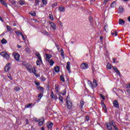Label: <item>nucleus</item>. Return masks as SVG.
<instances>
[{"label":"nucleus","mask_w":130,"mask_h":130,"mask_svg":"<svg viewBox=\"0 0 130 130\" xmlns=\"http://www.w3.org/2000/svg\"><path fill=\"white\" fill-rule=\"evenodd\" d=\"M0 54L2 56H3L4 58H6V59H10V55H9L7 52H2Z\"/></svg>","instance_id":"nucleus-1"},{"label":"nucleus","mask_w":130,"mask_h":130,"mask_svg":"<svg viewBox=\"0 0 130 130\" xmlns=\"http://www.w3.org/2000/svg\"><path fill=\"white\" fill-rule=\"evenodd\" d=\"M68 99H69V96H68L66 99L67 107L68 109H72V108L73 107V103H72V102L68 101Z\"/></svg>","instance_id":"nucleus-2"},{"label":"nucleus","mask_w":130,"mask_h":130,"mask_svg":"<svg viewBox=\"0 0 130 130\" xmlns=\"http://www.w3.org/2000/svg\"><path fill=\"white\" fill-rule=\"evenodd\" d=\"M35 55H36V56L37 57V58H38V59L40 60L41 63H43L42 58H41V55H40V53H39V52H36L35 53Z\"/></svg>","instance_id":"nucleus-3"},{"label":"nucleus","mask_w":130,"mask_h":130,"mask_svg":"<svg viewBox=\"0 0 130 130\" xmlns=\"http://www.w3.org/2000/svg\"><path fill=\"white\" fill-rule=\"evenodd\" d=\"M113 106L115 107V108H119V104H118V102L116 100H115L113 102Z\"/></svg>","instance_id":"nucleus-4"},{"label":"nucleus","mask_w":130,"mask_h":130,"mask_svg":"<svg viewBox=\"0 0 130 130\" xmlns=\"http://www.w3.org/2000/svg\"><path fill=\"white\" fill-rule=\"evenodd\" d=\"M52 126H53V123L51 122H48L47 123V127L48 129H51L52 128Z\"/></svg>","instance_id":"nucleus-5"},{"label":"nucleus","mask_w":130,"mask_h":130,"mask_svg":"<svg viewBox=\"0 0 130 130\" xmlns=\"http://www.w3.org/2000/svg\"><path fill=\"white\" fill-rule=\"evenodd\" d=\"M50 97L52 99H54L55 100H57L58 99V98H57V96L55 95L54 93H53V91H51V94H50Z\"/></svg>","instance_id":"nucleus-6"},{"label":"nucleus","mask_w":130,"mask_h":130,"mask_svg":"<svg viewBox=\"0 0 130 130\" xmlns=\"http://www.w3.org/2000/svg\"><path fill=\"white\" fill-rule=\"evenodd\" d=\"M10 64H11V63H8L5 66V72H9L10 71V69H11V67H10Z\"/></svg>","instance_id":"nucleus-7"},{"label":"nucleus","mask_w":130,"mask_h":130,"mask_svg":"<svg viewBox=\"0 0 130 130\" xmlns=\"http://www.w3.org/2000/svg\"><path fill=\"white\" fill-rule=\"evenodd\" d=\"M81 68L82 70H86L88 68V64L86 63H83L81 64Z\"/></svg>","instance_id":"nucleus-8"},{"label":"nucleus","mask_w":130,"mask_h":130,"mask_svg":"<svg viewBox=\"0 0 130 130\" xmlns=\"http://www.w3.org/2000/svg\"><path fill=\"white\" fill-rule=\"evenodd\" d=\"M70 64H71V62L68 61L66 67L67 70H68V73H69V74L71 73V67L70 66Z\"/></svg>","instance_id":"nucleus-9"},{"label":"nucleus","mask_w":130,"mask_h":130,"mask_svg":"<svg viewBox=\"0 0 130 130\" xmlns=\"http://www.w3.org/2000/svg\"><path fill=\"white\" fill-rule=\"evenodd\" d=\"M118 13L119 14H122L123 13V7L122 6H120L118 10Z\"/></svg>","instance_id":"nucleus-10"},{"label":"nucleus","mask_w":130,"mask_h":130,"mask_svg":"<svg viewBox=\"0 0 130 130\" xmlns=\"http://www.w3.org/2000/svg\"><path fill=\"white\" fill-rule=\"evenodd\" d=\"M58 10L59 11V12H65L66 11V8H64V7L61 6L59 7Z\"/></svg>","instance_id":"nucleus-11"},{"label":"nucleus","mask_w":130,"mask_h":130,"mask_svg":"<svg viewBox=\"0 0 130 130\" xmlns=\"http://www.w3.org/2000/svg\"><path fill=\"white\" fill-rule=\"evenodd\" d=\"M113 69L115 72L118 74L119 77H120V72H119V70H118V69H117V68H116L115 67H113Z\"/></svg>","instance_id":"nucleus-12"},{"label":"nucleus","mask_w":130,"mask_h":130,"mask_svg":"<svg viewBox=\"0 0 130 130\" xmlns=\"http://www.w3.org/2000/svg\"><path fill=\"white\" fill-rule=\"evenodd\" d=\"M14 55L16 60H20V54L18 53H15Z\"/></svg>","instance_id":"nucleus-13"},{"label":"nucleus","mask_w":130,"mask_h":130,"mask_svg":"<svg viewBox=\"0 0 130 130\" xmlns=\"http://www.w3.org/2000/svg\"><path fill=\"white\" fill-rule=\"evenodd\" d=\"M38 122H39V125L40 126H41L43 125V123H44V118H43V120H39L37 121Z\"/></svg>","instance_id":"nucleus-14"},{"label":"nucleus","mask_w":130,"mask_h":130,"mask_svg":"<svg viewBox=\"0 0 130 130\" xmlns=\"http://www.w3.org/2000/svg\"><path fill=\"white\" fill-rule=\"evenodd\" d=\"M50 24L51 25V27L53 28V30H56V25L55 24L53 23V22H50Z\"/></svg>","instance_id":"nucleus-15"},{"label":"nucleus","mask_w":130,"mask_h":130,"mask_svg":"<svg viewBox=\"0 0 130 130\" xmlns=\"http://www.w3.org/2000/svg\"><path fill=\"white\" fill-rule=\"evenodd\" d=\"M111 34L113 36H114V35H115V36H117V35H118L117 31H116V30H112L111 31Z\"/></svg>","instance_id":"nucleus-16"},{"label":"nucleus","mask_w":130,"mask_h":130,"mask_svg":"<svg viewBox=\"0 0 130 130\" xmlns=\"http://www.w3.org/2000/svg\"><path fill=\"white\" fill-rule=\"evenodd\" d=\"M51 56H52L51 55L46 54V59L47 61H49V59H50V58H51Z\"/></svg>","instance_id":"nucleus-17"},{"label":"nucleus","mask_w":130,"mask_h":130,"mask_svg":"<svg viewBox=\"0 0 130 130\" xmlns=\"http://www.w3.org/2000/svg\"><path fill=\"white\" fill-rule=\"evenodd\" d=\"M102 106H103V109L105 113H107V109L106 108V106H105V104H103Z\"/></svg>","instance_id":"nucleus-18"},{"label":"nucleus","mask_w":130,"mask_h":130,"mask_svg":"<svg viewBox=\"0 0 130 130\" xmlns=\"http://www.w3.org/2000/svg\"><path fill=\"white\" fill-rule=\"evenodd\" d=\"M119 25H122V24H125V21L123 20V19H119Z\"/></svg>","instance_id":"nucleus-19"},{"label":"nucleus","mask_w":130,"mask_h":130,"mask_svg":"<svg viewBox=\"0 0 130 130\" xmlns=\"http://www.w3.org/2000/svg\"><path fill=\"white\" fill-rule=\"evenodd\" d=\"M38 89L40 92H42V93H43V91H44V88H43V87L41 86H39Z\"/></svg>","instance_id":"nucleus-20"},{"label":"nucleus","mask_w":130,"mask_h":130,"mask_svg":"<svg viewBox=\"0 0 130 130\" xmlns=\"http://www.w3.org/2000/svg\"><path fill=\"white\" fill-rule=\"evenodd\" d=\"M112 8H115L116 7V1H114L111 5Z\"/></svg>","instance_id":"nucleus-21"},{"label":"nucleus","mask_w":130,"mask_h":130,"mask_svg":"<svg viewBox=\"0 0 130 130\" xmlns=\"http://www.w3.org/2000/svg\"><path fill=\"white\" fill-rule=\"evenodd\" d=\"M43 96V93H40V94H39L38 97V100H40L41 99V98H42V97Z\"/></svg>","instance_id":"nucleus-22"},{"label":"nucleus","mask_w":130,"mask_h":130,"mask_svg":"<svg viewBox=\"0 0 130 130\" xmlns=\"http://www.w3.org/2000/svg\"><path fill=\"white\" fill-rule=\"evenodd\" d=\"M54 70H55V73H58L59 72V67L56 66L54 68Z\"/></svg>","instance_id":"nucleus-23"},{"label":"nucleus","mask_w":130,"mask_h":130,"mask_svg":"<svg viewBox=\"0 0 130 130\" xmlns=\"http://www.w3.org/2000/svg\"><path fill=\"white\" fill-rule=\"evenodd\" d=\"M18 4H19V5H20V6H23V5H25V1H23V0H20L18 2Z\"/></svg>","instance_id":"nucleus-24"},{"label":"nucleus","mask_w":130,"mask_h":130,"mask_svg":"<svg viewBox=\"0 0 130 130\" xmlns=\"http://www.w3.org/2000/svg\"><path fill=\"white\" fill-rule=\"evenodd\" d=\"M49 61L50 66H53V64H54V61L52 59L49 60V61Z\"/></svg>","instance_id":"nucleus-25"},{"label":"nucleus","mask_w":130,"mask_h":130,"mask_svg":"<svg viewBox=\"0 0 130 130\" xmlns=\"http://www.w3.org/2000/svg\"><path fill=\"white\" fill-rule=\"evenodd\" d=\"M26 69L29 73H32V67L28 66V67H26Z\"/></svg>","instance_id":"nucleus-26"},{"label":"nucleus","mask_w":130,"mask_h":130,"mask_svg":"<svg viewBox=\"0 0 130 130\" xmlns=\"http://www.w3.org/2000/svg\"><path fill=\"white\" fill-rule=\"evenodd\" d=\"M61 56L63 58H64V51H63V49H61Z\"/></svg>","instance_id":"nucleus-27"},{"label":"nucleus","mask_w":130,"mask_h":130,"mask_svg":"<svg viewBox=\"0 0 130 130\" xmlns=\"http://www.w3.org/2000/svg\"><path fill=\"white\" fill-rule=\"evenodd\" d=\"M0 2L2 4V5H4V6H6V7H8V5L4 1L0 0Z\"/></svg>","instance_id":"nucleus-28"},{"label":"nucleus","mask_w":130,"mask_h":130,"mask_svg":"<svg viewBox=\"0 0 130 130\" xmlns=\"http://www.w3.org/2000/svg\"><path fill=\"white\" fill-rule=\"evenodd\" d=\"M25 51L27 53H30V52H31L30 49L28 47H27L25 49Z\"/></svg>","instance_id":"nucleus-29"},{"label":"nucleus","mask_w":130,"mask_h":130,"mask_svg":"<svg viewBox=\"0 0 130 130\" xmlns=\"http://www.w3.org/2000/svg\"><path fill=\"white\" fill-rule=\"evenodd\" d=\"M42 33L43 34H45V35H47V36H49V33L46 30H43Z\"/></svg>","instance_id":"nucleus-30"},{"label":"nucleus","mask_w":130,"mask_h":130,"mask_svg":"<svg viewBox=\"0 0 130 130\" xmlns=\"http://www.w3.org/2000/svg\"><path fill=\"white\" fill-rule=\"evenodd\" d=\"M7 42L6 39H5V38H3V40L1 41V43H2V44H6Z\"/></svg>","instance_id":"nucleus-31"},{"label":"nucleus","mask_w":130,"mask_h":130,"mask_svg":"<svg viewBox=\"0 0 130 130\" xmlns=\"http://www.w3.org/2000/svg\"><path fill=\"white\" fill-rule=\"evenodd\" d=\"M61 95H66L67 94V90L66 89H63L61 92Z\"/></svg>","instance_id":"nucleus-32"},{"label":"nucleus","mask_w":130,"mask_h":130,"mask_svg":"<svg viewBox=\"0 0 130 130\" xmlns=\"http://www.w3.org/2000/svg\"><path fill=\"white\" fill-rule=\"evenodd\" d=\"M59 100L61 101V102H63V99L60 94H59Z\"/></svg>","instance_id":"nucleus-33"},{"label":"nucleus","mask_w":130,"mask_h":130,"mask_svg":"<svg viewBox=\"0 0 130 130\" xmlns=\"http://www.w3.org/2000/svg\"><path fill=\"white\" fill-rule=\"evenodd\" d=\"M107 69L108 70H111V64H110V63H108L107 64Z\"/></svg>","instance_id":"nucleus-34"},{"label":"nucleus","mask_w":130,"mask_h":130,"mask_svg":"<svg viewBox=\"0 0 130 130\" xmlns=\"http://www.w3.org/2000/svg\"><path fill=\"white\" fill-rule=\"evenodd\" d=\"M10 4H11V5H13V6H15V5H16V2L14 0H10Z\"/></svg>","instance_id":"nucleus-35"},{"label":"nucleus","mask_w":130,"mask_h":130,"mask_svg":"<svg viewBox=\"0 0 130 130\" xmlns=\"http://www.w3.org/2000/svg\"><path fill=\"white\" fill-rule=\"evenodd\" d=\"M80 106L81 108H83V107L84 106V101H81L80 103Z\"/></svg>","instance_id":"nucleus-36"},{"label":"nucleus","mask_w":130,"mask_h":130,"mask_svg":"<svg viewBox=\"0 0 130 130\" xmlns=\"http://www.w3.org/2000/svg\"><path fill=\"white\" fill-rule=\"evenodd\" d=\"M7 31L8 32H10V31H11L12 30V27H11L10 26L7 25Z\"/></svg>","instance_id":"nucleus-37"},{"label":"nucleus","mask_w":130,"mask_h":130,"mask_svg":"<svg viewBox=\"0 0 130 130\" xmlns=\"http://www.w3.org/2000/svg\"><path fill=\"white\" fill-rule=\"evenodd\" d=\"M32 103H29L28 105H26L25 106V108H29V107H30V106H32Z\"/></svg>","instance_id":"nucleus-38"},{"label":"nucleus","mask_w":130,"mask_h":130,"mask_svg":"<svg viewBox=\"0 0 130 130\" xmlns=\"http://www.w3.org/2000/svg\"><path fill=\"white\" fill-rule=\"evenodd\" d=\"M31 73H33V74H36V69L35 68H31Z\"/></svg>","instance_id":"nucleus-39"},{"label":"nucleus","mask_w":130,"mask_h":130,"mask_svg":"<svg viewBox=\"0 0 130 130\" xmlns=\"http://www.w3.org/2000/svg\"><path fill=\"white\" fill-rule=\"evenodd\" d=\"M41 62L40 61V60H37V61H36V64L37 66H40V64H41Z\"/></svg>","instance_id":"nucleus-40"},{"label":"nucleus","mask_w":130,"mask_h":130,"mask_svg":"<svg viewBox=\"0 0 130 130\" xmlns=\"http://www.w3.org/2000/svg\"><path fill=\"white\" fill-rule=\"evenodd\" d=\"M93 83V86L96 87V86H97V83H96V80L94 79Z\"/></svg>","instance_id":"nucleus-41"},{"label":"nucleus","mask_w":130,"mask_h":130,"mask_svg":"<svg viewBox=\"0 0 130 130\" xmlns=\"http://www.w3.org/2000/svg\"><path fill=\"white\" fill-rule=\"evenodd\" d=\"M15 33L17 34L18 36H19V35H22V34H23L22 32L18 31V30L15 31Z\"/></svg>","instance_id":"nucleus-42"},{"label":"nucleus","mask_w":130,"mask_h":130,"mask_svg":"<svg viewBox=\"0 0 130 130\" xmlns=\"http://www.w3.org/2000/svg\"><path fill=\"white\" fill-rule=\"evenodd\" d=\"M60 81H62V82H64V78L62 75L60 76Z\"/></svg>","instance_id":"nucleus-43"},{"label":"nucleus","mask_w":130,"mask_h":130,"mask_svg":"<svg viewBox=\"0 0 130 130\" xmlns=\"http://www.w3.org/2000/svg\"><path fill=\"white\" fill-rule=\"evenodd\" d=\"M14 91H16V92H18V91H20V87H16L14 88Z\"/></svg>","instance_id":"nucleus-44"},{"label":"nucleus","mask_w":130,"mask_h":130,"mask_svg":"<svg viewBox=\"0 0 130 130\" xmlns=\"http://www.w3.org/2000/svg\"><path fill=\"white\" fill-rule=\"evenodd\" d=\"M34 1H35V5H36V6H37V5L39 4V1L38 0H34Z\"/></svg>","instance_id":"nucleus-45"},{"label":"nucleus","mask_w":130,"mask_h":130,"mask_svg":"<svg viewBox=\"0 0 130 130\" xmlns=\"http://www.w3.org/2000/svg\"><path fill=\"white\" fill-rule=\"evenodd\" d=\"M31 16H36V13L35 12H32L30 13Z\"/></svg>","instance_id":"nucleus-46"},{"label":"nucleus","mask_w":130,"mask_h":130,"mask_svg":"<svg viewBox=\"0 0 130 130\" xmlns=\"http://www.w3.org/2000/svg\"><path fill=\"white\" fill-rule=\"evenodd\" d=\"M46 80V78H45V77L42 76L41 80L42 82H44V81H45Z\"/></svg>","instance_id":"nucleus-47"},{"label":"nucleus","mask_w":130,"mask_h":130,"mask_svg":"<svg viewBox=\"0 0 130 130\" xmlns=\"http://www.w3.org/2000/svg\"><path fill=\"white\" fill-rule=\"evenodd\" d=\"M49 17L50 19L51 20H52V21H53L54 18H53V16H52V15H51V14H50V15H49Z\"/></svg>","instance_id":"nucleus-48"},{"label":"nucleus","mask_w":130,"mask_h":130,"mask_svg":"<svg viewBox=\"0 0 130 130\" xmlns=\"http://www.w3.org/2000/svg\"><path fill=\"white\" fill-rule=\"evenodd\" d=\"M42 3H43V5L47 4V2H46V0H42Z\"/></svg>","instance_id":"nucleus-49"},{"label":"nucleus","mask_w":130,"mask_h":130,"mask_svg":"<svg viewBox=\"0 0 130 130\" xmlns=\"http://www.w3.org/2000/svg\"><path fill=\"white\" fill-rule=\"evenodd\" d=\"M88 84H89V85H90L91 87H93V83H92V82H91L90 81H88Z\"/></svg>","instance_id":"nucleus-50"},{"label":"nucleus","mask_w":130,"mask_h":130,"mask_svg":"<svg viewBox=\"0 0 130 130\" xmlns=\"http://www.w3.org/2000/svg\"><path fill=\"white\" fill-rule=\"evenodd\" d=\"M100 96L103 100H105V97L104 96V95H102V94H100Z\"/></svg>","instance_id":"nucleus-51"},{"label":"nucleus","mask_w":130,"mask_h":130,"mask_svg":"<svg viewBox=\"0 0 130 130\" xmlns=\"http://www.w3.org/2000/svg\"><path fill=\"white\" fill-rule=\"evenodd\" d=\"M55 90L56 91V92H57L58 93L59 90H58V86H55Z\"/></svg>","instance_id":"nucleus-52"},{"label":"nucleus","mask_w":130,"mask_h":130,"mask_svg":"<svg viewBox=\"0 0 130 130\" xmlns=\"http://www.w3.org/2000/svg\"><path fill=\"white\" fill-rule=\"evenodd\" d=\"M56 6H57V3H54L52 5V8H54V7H56Z\"/></svg>","instance_id":"nucleus-53"},{"label":"nucleus","mask_w":130,"mask_h":130,"mask_svg":"<svg viewBox=\"0 0 130 130\" xmlns=\"http://www.w3.org/2000/svg\"><path fill=\"white\" fill-rule=\"evenodd\" d=\"M108 1H107L106 0H105L104 1V5H105V6L106 5V3H107Z\"/></svg>","instance_id":"nucleus-54"},{"label":"nucleus","mask_w":130,"mask_h":130,"mask_svg":"<svg viewBox=\"0 0 130 130\" xmlns=\"http://www.w3.org/2000/svg\"><path fill=\"white\" fill-rule=\"evenodd\" d=\"M21 36L22 37V39L25 40V37H24V35H23V34H21Z\"/></svg>","instance_id":"nucleus-55"},{"label":"nucleus","mask_w":130,"mask_h":130,"mask_svg":"<svg viewBox=\"0 0 130 130\" xmlns=\"http://www.w3.org/2000/svg\"><path fill=\"white\" fill-rule=\"evenodd\" d=\"M8 78L9 79H10V80H13V78H12L11 76H8Z\"/></svg>","instance_id":"nucleus-56"},{"label":"nucleus","mask_w":130,"mask_h":130,"mask_svg":"<svg viewBox=\"0 0 130 130\" xmlns=\"http://www.w3.org/2000/svg\"><path fill=\"white\" fill-rule=\"evenodd\" d=\"M36 85L37 86H39L40 85V83H39V82H36Z\"/></svg>","instance_id":"nucleus-57"},{"label":"nucleus","mask_w":130,"mask_h":130,"mask_svg":"<svg viewBox=\"0 0 130 130\" xmlns=\"http://www.w3.org/2000/svg\"><path fill=\"white\" fill-rule=\"evenodd\" d=\"M126 88H127L128 89H129V88H130V83L126 86Z\"/></svg>","instance_id":"nucleus-58"},{"label":"nucleus","mask_w":130,"mask_h":130,"mask_svg":"<svg viewBox=\"0 0 130 130\" xmlns=\"http://www.w3.org/2000/svg\"><path fill=\"white\" fill-rule=\"evenodd\" d=\"M26 124H29V122L28 121V119H26Z\"/></svg>","instance_id":"nucleus-59"},{"label":"nucleus","mask_w":130,"mask_h":130,"mask_svg":"<svg viewBox=\"0 0 130 130\" xmlns=\"http://www.w3.org/2000/svg\"><path fill=\"white\" fill-rule=\"evenodd\" d=\"M100 38L101 41H102V40H103V37L101 36V37H100Z\"/></svg>","instance_id":"nucleus-60"},{"label":"nucleus","mask_w":130,"mask_h":130,"mask_svg":"<svg viewBox=\"0 0 130 130\" xmlns=\"http://www.w3.org/2000/svg\"><path fill=\"white\" fill-rule=\"evenodd\" d=\"M113 62L114 63H115L116 59H115V58H113Z\"/></svg>","instance_id":"nucleus-61"},{"label":"nucleus","mask_w":130,"mask_h":130,"mask_svg":"<svg viewBox=\"0 0 130 130\" xmlns=\"http://www.w3.org/2000/svg\"><path fill=\"white\" fill-rule=\"evenodd\" d=\"M86 120H89V117L87 116L85 117Z\"/></svg>","instance_id":"nucleus-62"},{"label":"nucleus","mask_w":130,"mask_h":130,"mask_svg":"<svg viewBox=\"0 0 130 130\" xmlns=\"http://www.w3.org/2000/svg\"><path fill=\"white\" fill-rule=\"evenodd\" d=\"M17 47H18V48H21V47H22V46H21L20 45H18Z\"/></svg>","instance_id":"nucleus-63"},{"label":"nucleus","mask_w":130,"mask_h":130,"mask_svg":"<svg viewBox=\"0 0 130 130\" xmlns=\"http://www.w3.org/2000/svg\"><path fill=\"white\" fill-rule=\"evenodd\" d=\"M127 20H128V22H130V16L128 17Z\"/></svg>","instance_id":"nucleus-64"}]
</instances>
